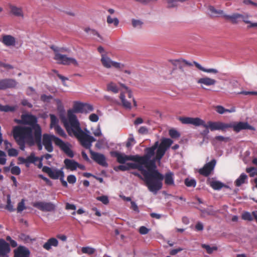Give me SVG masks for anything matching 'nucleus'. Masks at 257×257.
Listing matches in <instances>:
<instances>
[{"instance_id":"f257e3e1","label":"nucleus","mask_w":257,"mask_h":257,"mask_svg":"<svg viewBox=\"0 0 257 257\" xmlns=\"http://www.w3.org/2000/svg\"><path fill=\"white\" fill-rule=\"evenodd\" d=\"M64 125L70 136H74L78 140L81 145L85 148H90L92 143L96 139L83 131L80 122L72 110H68L66 117L62 119Z\"/></svg>"},{"instance_id":"f03ea898","label":"nucleus","mask_w":257,"mask_h":257,"mask_svg":"<svg viewBox=\"0 0 257 257\" xmlns=\"http://www.w3.org/2000/svg\"><path fill=\"white\" fill-rule=\"evenodd\" d=\"M152 172L157 171L158 174L156 175V177H151L150 184H147L146 186L149 191L154 194H157L158 192L162 189L163 186L162 181L164 179L165 185L167 186H174L175 185L174 175L172 172L169 171L164 176L159 172L157 168L152 169Z\"/></svg>"},{"instance_id":"7ed1b4c3","label":"nucleus","mask_w":257,"mask_h":257,"mask_svg":"<svg viewBox=\"0 0 257 257\" xmlns=\"http://www.w3.org/2000/svg\"><path fill=\"white\" fill-rule=\"evenodd\" d=\"M13 135L20 149L22 151L25 150L26 143L30 146L34 144V134L31 128L15 126L13 129Z\"/></svg>"},{"instance_id":"20e7f679","label":"nucleus","mask_w":257,"mask_h":257,"mask_svg":"<svg viewBox=\"0 0 257 257\" xmlns=\"http://www.w3.org/2000/svg\"><path fill=\"white\" fill-rule=\"evenodd\" d=\"M179 120L183 124H192L196 126H203L206 129H210L211 131H224L228 128V123L212 121H209L206 123L204 120L199 117H180Z\"/></svg>"},{"instance_id":"39448f33","label":"nucleus","mask_w":257,"mask_h":257,"mask_svg":"<svg viewBox=\"0 0 257 257\" xmlns=\"http://www.w3.org/2000/svg\"><path fill=\"white\" fill-rule=\"evenodd\" d=\"M159 142H155L151 147L147 148L145 150V154L143 156L137 155L138 161L146 164V168L155 169L157 168L156 162L158 161L157 159V150L158 148Z\"/></svg>"},{"instance_id":"423d86ee","label":"nucleus","mask_w":257,"mask_h":257,"mask_svg":"<svg viewBox=\"0 0 257 257\" xmlns=\"http://www.w3.org/2000/svg\"><path fill=\"white\" fill-rule=\"evenodd\" d=\"M134 162L127 163V166L128 167V170L130 169H138L141 171L143 176H144V181L145 183L146 186L147 184L148 185L150 184L151 183V177H156V175L158 174L157 171H153L151 172L152 169L146 168L147 169H145L144 166L146 167V164L142 163L140 161H133Z\"/></svg>"},{"instance_id":"0eeeda50","label":"nucleus","mask_w":257,"mask_h":257,"mask_svg":"<svg viewBox=\"0 0 257 257\" xmlns=\"http://www.w3.org/2000/svg\"><path fill=\"white\" fill-rule=\"evenodd\" d=\"M22 120L24 124L29 125L27 127L31 128L34 135L42 132L41 128L38 124V119L36 116L29 114L22 115Z\"/></svg>"},{"instance_id":"6e6552de","label":"nucleus","mask_w":257,"mask_h":257,"mask_svg":"<svg viewBox=\"0 0 257 257\" xmlns=\"http://www.w3.org/2000/svg\"><path fill=\"white\" fill-rule=\"evenodd\" d=\"M173 143V141L170 139L165 138L162 140L160 145L158 144V148L157 150V159L159 161H160L166 150L172 145Z\"/></svg>"},{"instance_id":"1a4fd4ad","label":"nucleus","mask_w":257,"mask_h":257,"mask_svg":"<svg viewBox=\"0 0 257 257\" xmlns=\"http://www.w3.org/2000/svg\"><path fill=\"white\" fill-rule=\"evenodd\" d=\"M33 206L43 212H54L56 205L51 202L38 201L34 202Z\"/></svg>"},{"instance_id":"9d476101","label":"nucleus","mask_w":257,"mask_h":257,"mask_svg":"<svg viewBox=\"0 0 257 257\" xmlns=\"http://www.w3.org/2000/svg\"><path fill=\"white\" fill-rule=\"evenodd\" d=\"M54 59L58 62V63L68 65L73 64L75 66L78 65L77 60L73 58L69 57L66 55H63L59 53H56Z\"/></svg>"},{"instance_id":"9b49d317","label":"nucleus","mask_w":257,"mask_h":257,"mask_svg":"<svg viewBox=\"0 0 257 257\" xmlns=\"http://www.w3.org/2000/svg\"><path fill=\"white\" fill-rule=\"evenodd\" d=\"M228 128H232L234 131L236 133L244 130H255L253 126L249 125L247 122L245 121L232 122L228 123Z\"/></svg>"},{"instance_id":"f8f14e48","label":"nucleus","mask_w":257,"mask_h":257,"mask_svg":"<svg viewBox=\"0 0 257 257\" xmlns=\"http://www.w3.org/2000/svg\"><path fill=\"white\" fill-rule=\"evenodd\" d=\"M58 138L54 135H50L47 134H45L43 136L42 143L43 145L45 147V150L51 153L53 151V147L52 145V142L53 141L56 145V139Z\"/></svg>"},{"instance_id":"ddd939ff","label":"nucleus","mask_w":257,"mask_h":257,"mask_svg":"<svg viewBox=\"0 0 257 257\" xmlns=\"http://www.w3.org/2000/svg\"><path fill=\"white\" fill-rule=\"evenodd\" d=\"M56 139V146H58L60 149L69 157L73 158L74 154L71 150V145L68 142H64L60 138Z\"/></svg>"},{"instance_id":"4468645a","label":"nucleus","mask_w":257,"mask_h":257,"mask_svg":"<svg viewBox=\"0 0 257 257\" xmlns=\"http://www.w3.org/2000/svg\"><path fill=\"white\" fill-rule=\"evenodd\" d=\"M86 149H89L91 158L94 161L102 167H107L108 166V164L106 161V158L104 155L93 151L91 149V147Z\"/></svg>"},{"instance_id":"2eb2a0df","label":"nucleus","mask_w":257,"mask_h":257,"mask_svg":"<svg viewBox=\"0 0 257 257\" xmlns=\"http://www.w3.org/2000/svg\"><path fill=\"white\" fill-rule=\"evenodd\" d=\"M101 61L103 66L107 68L112 67L115 68H121V66H123L120 63L111 60L110 58L104 54H102Z\"/></svg>"},{"instance_id":"dca6fc26","label":"nucleus","mask_w":257,"mask_h":257,"mask_svg":"<svg viewBox=\"0 0 257 257\" xmlns=\"http://www.w3.org/2000/svg\"><path fill=\"white\" fill-rule=\"evenodd\" d=\"M216 164L215 159H212L210 162L205 164L203 168L199 170L200 174L204 176H208L213 171Z\"/></svg>"},{"instance_id":"f3484780","label":"nucleus","mask_w":257,"mask_h":257,"mask_svg":"<svg viewBox=\"0 0 257 257\" xmlns=\"http://www.w3.org/2000/svg\"><path fill=\"white\" fill-rule=\"evenodd\" d=\"M42 171L47 173L49 176L53 179H58L60 178L61 176H62V173H64L62 169L60 170H53L48 166H44L42 168Z\"/></svg>"},{"instance_id":"a211bd4d","label":"nucleus","mask_w":257,"mask_h":257,"mask_svg":"<svg viewBox=\"0 0 257 257\" xmlns=\"http://www.w3.org/2000/svg\"><path fill=\"white\" fill-rule=\"evenodd\" d=\"M113 156L117 159L120 164H124L127 161H137V155H126L117 152L113 153Z\"/></svg>"},{"instance_id":"6ab92c4d","label":"nucleus","mask_w":257,"mask_h":257,"mask_svg":"<svg viewBox=\"0 0 257 257\" xmlns=\"http://www.w3.org/2000/svg\"><path fill=\"white\" fill-rule=\"evenodd\" d=\"M30 254L28 248L24 246L20 245L15 250L14 257H29Z\"/></svg>"},{"instance_id":"aec40b11","label":"nucleus","mask_w":257,"mask_h":257,"mask_svg":"<svg viewBox=\"0 0 257 257\" xmlns=\"http://www.w3.org/2000/svg\"><path fill=\"white\" fill-rule=\"evenodd\" d=\"M197 83L198 84H200L201 85V87L203 89H205L203 87V85L206 86L214 85L216 83V81L215 79L211 78L210 77H204L199 78L197 81Z\"/></svg>"},{"instance_id":"412c9836","label":"nucleus","mask_w":257,"mask_h":257,"mask_svg":"<svg viewBox=\"0 0 257 257\" xmlns=\"http://www.w3.org/2000/svg\"><path fill=\"white\" fill-rule=\"evenodd\" d=\"M10 250L9 244L4 239H0V257L8 256L7 254Z\"/></svg>"},{"instance_id":"4be33fe9","label":"nucleus","mask_w":257,"mask_h":257,"mask_svg":"<svg viewBox=\"0 0 257 257\" xmlns=\"http://www.w3.org/2000/svg\"><path fill=\"white\" fill-rule=\"evenodd\" d=\"M0 41L7 47L15 46L16 42L15 38L10 35H4L2 37V39Z\"/></svg>"},{"instance_id":"5701e85b","label":"nucleus","mask_w":257,"mask_h":257,"mask_svg":"<svg viewBox=\"0 0 257 257\" xmlns=\"http://www.w3.org/2000/svg\"><path fill=\"white\" fill-rule=\"evenodd\" d=\"M208 14L212 17L222 16L224 18L225 13L222 10H217L214 6H209L207 9Z\"/></svg>"},{"instance_id":"b1692460","label":"nucleus","mask_w":257,"mask_h":257,"mask_svg":"<svg viewBox=\"0 0 257 257\" xmlns=\"http://www.w3.org/2000/svg\"><path fill=\"white\" fill-rule=\"evenodd\" d=\"M64 164L66 169L72 171H75L78 166V162L74 160L69 159H65L64 160Z\"/></svg>"},{"instance_id":"393cba45","label":"nucleus","mask_w":257,"mask_h":257,"mask_svg":"<svg viewBox=\"0 0 257 257\" xmlns=\"http://www.w3.org/2000/svg\"><path fill=\"white\" fill-rule=\"evenodd\" d=\"M58 245V240L54 237L50 238L46 242H45L43 247L44 248L47 250H49L52 246L56 247Z\"/></svg>"},{"instance_id":"a878e982","label":"nucleus","mask_w":257,"mask_h":257,"mask_svg":"<svg viewBox=\"0 0 257 257\" xmlns=\"http://www.w3.org/2000/svg\"><path fill=\"white\" fill-rule=\"evenodd\" d=\"M242 15L239 13H234L231 15H224V18L226 20H230L232 23L236 24L238 23V19H240Z\"/></svg>"},{"instance_id":"bb28decb","label":"nucleus","mask_w":257,"mask_h":257,"mask_svg":"<svg viewBox=\"0 0 257 257\" xmlns=\"http://www.w3.org/2000/svg\"><path fill=\"white\" fill-rule=\"evenodd\" d=\"M4 79L5 90L15 88L18 84V82L14 79L6 78Z\"/></svg>"},{"instance_id":"cd10ccee","label":"nucleus","mask_w":257,"mask_h":257,"mask_svg":"<svg viewBox=\"0 0 257 257\" xmlns=\"http://www.w3.org/2000/svg\"><path fill=\"white\" fill-rule=\"evenodd\" d=\"M195 66L200 70H201L204 72H206L208 73H213V74H216L218 72V71L217 69L215 68H205L202 66L199 63L196 61L193 62Z\"/></svg>"},{"instance_id":"c85d7f7f","label":"nucleus","mask_w":257,"mask_h":257,"mask_svg":"<svg viewBox=\"0 0 257 257\" xmlns=\"http://www.w3.org/2000/svg\"><path fill=\"white\" fill-rule=\"evenodd\" d=\"M84 103L80 102H75L73 108L69 110H72L74 114L75 113H83Z\"/></svg>"},{"instance_id":"c756f323","label":"nucleus","mask_w":257,"mask_h":257,"mask_svg":"<svg viewBox=\"0 0 257 257\" xmlns=\"http://www.w3.org/2000/svg\"><path fill=\"white\" fill-rule=\"evenodd\" d=\"M34 143H36L38 145V148L39 151L42 150L43 143L42 142V132L37 133L34 135Z\"/></svg>"},{"instance_id":"7c9ffc66","label":"nucleus","mask_w":257,"mask_h":257,"mask_svg":"<svg viewBox=\"0 0 257 257\" xmlns=\"http://www.w3.org/2000/svg\"><path fill=\"white\" fill-rule=\"evenodd\" d=\"M10 8L11 10V13L17 17H23V12L20 8L10 5Z\"/></svg>"},{"instance_id":"2f4dec72","label":"nucleus","mask_w":257,"mask_h":257,"mask_svg":"<svg viewBox=\"0 0 257 257\" xmlns=\"http://www.w3.org/2000/svg\"><path fill=\"white\" fill-rule=\"evenodd\" d=\"M210 186L215 190H219L223 187L226 188L228 187L219 181H212L210 182Z\"/></svg>"},{"instance_id":"473e14b6","label":"nucleus","mask_w":257,"mask_h":257,"mask_svg":"<svg viewBox=\"0 0 257 257\" xmlns=\"http://www.w3.org/2000/svg\"><path fill=\"white\" fill-rule=\"evenodd\" d=\"M247 180V176L244 173L240 174L239 177L235 180V184L237 187H239L245 183Z\"/></svg>"},{"instance_id":"72a5a7b5","label":"nucleus","mask_w":257,"mask_h":257,"mask_svg":"<svg viewBox=\"0 0 257 257\" xmlns=\"http://www.w3.org/2000/svg\"><path fill=\"white\" fill-rule=\"evenodd\" d=\"M201 212L202 217H205L206 215H214L215 214V211L213 209L212 206H210L208 208L204 209H201Z\"/></svg>"},{"instance_id":"f704fd0d","label":"nucleus","mask_w":257,"mask_h":257,"mask_svg":"<svg viewBox=\"0 0 257 257\" xmlns=\"http://www.w3.org/2000/svg\"><path fill=\"white\" fill-rule=\"evenodd\" d=\"M7 204L5 206V209L9 211L10 212H14L15 210V209L14 207V205L12 204L11 199V195L8 194L7 195Z\"/></svg>"},{"instance_id":"c9c22d12","label":"nucleus","mask_w":257,"mask_h":257,"mask_svg":"<svg viewBox=\"0 0 257 257\" xmlns=\"http://www.w3.org/2000/svg\"><path fill=\"white\" fill-rule=\"evenodd\" d=\"M119 97L121 101L123 106L125 108L131 109L132 107L131 103L130 101L127 100L125 98L124 94L122 93H120Z\"/></svg>"},{"instance_id":"e433bc0d","label":"nucleus","mask_w":257,"mask_h":257,"mask_svg":"<svg viewBox=\"0 0 257 257\" xmlns=\"http://www.w3.org/2000/svg\"><path fill=\"white\" fill-rule=\"evenodd\" d=\"M16 110L15 106H10L9 105H3L0 104V111L4 112H13Z\"/></svg>"},{"instance_id":"4c0bfd02","label":"nucleus","mask_w":257,"mask_h":257,"mask_svg":"<svg viewBox=\"0 0 257 257\" xmlns=\"http://www.w3.org/2000/svg\"><path fill=\"white\" fill-rule=\"evenodd\" d=\"M107 91H110L114 93H116L118 92L119 89L117 85L113 82L108 83L107 85Z\"/></svg>"},{"instance_id":"58836bf2","label":"nucleus","mask_w":257,"mask_h":257,"mask_svg":"<svg viewBox=\"0 0 257 257\" xmlns=\"http://www.w3.org/2000/svg\"><path fill=\"white\" fill-rule=\"evenodd\" d=\"M81 251L83 253L91 255L95 252V249L90 246H84L82 247Z\"/></svg>"},{"instance_id":"ea45409f","label":"nucleus","mask_w":257,"mask_h":257,"mask_svg":"<svg viewBox=\"0 0 257 257\" xmlns=\"http://www.w3.org/2000/svg\"><path fill=\"white\" fill-rule=\"evenodd\" d=\"M201 246L202 248L205 249L207 252L209 254H211L214 251L217 250V247L215 246L211 247L210 245L206 244H202Z\"/></svg>"},{"instance_id":"a19ab883","label":"nucleus","mask_w":257,"mask_h":257,"mask_svg":"<svg viewBox=\"0 0 257 257\" xmlns=\"http://www.w3.org/2000/svg\"><path fill=\"white\" fill-rule=\"evenodd\" d=\"M27 158L28 164L29 165L30 163L35 164L39 159L38 157L35 156L34 153H32L30 156L27 157Z\"/></svg>"},{"instance_id":"79ce46f5","label":"nucleus","mask_w":257,"mask_h":257,"mask_svg":"<svg viewBox=\"0 0 257 257\" xmlns=\"http://www.w3.org/2000/svg\"><path fill=\"white\" fill-rule=\"evenodd\" d=\"M50 119H51V123H50V127L54 128L56 125H58V120L57 117L54 114H50Z\"/></svg>"},{"instance_id":"37998d69","label":"nucleus","mask_w":257,"mask_h":257,"mask_svg":"<svg viewBox=\"0 0 257 257\" xmlns=\"http://www.w3.org/2000/svg\"><path fill=\"white\" fill-rule=\"evenodd\" d=\"M136 140L134 139V137L133 136V134H130V137L127 139L126 144V147L127 148H130L132 147L134 145L136 144Z\"/></svg>"},{"instance_id":"c03bdc74","label":"nucleus","mask_w":257,"mask_h":257,"mask_svg":"<svg viewBox=\"0 0 257 257\" xmlns=\"http://www.w3.org/2000/svg\"><path fill=\"white\" fill-rule=\"evenodd\" d=\"M85 31L91 35L96 36L97 37L99 38L100 39H102L100 34L95 30L91 29L89 28H86L85 29Z\"/></svg>"},{"instance_id":"a18cd8bd","label":"nucleus","mask_w":257,"mask_h":257,"mask_svg":"<svg viewBox=\"0 0 257 257\" xmlns=\"http://www.w3.org/2000/svg\"><path fill=\"white\" fill-rule=\"evenodd\" d=\"M185 184L188 187H195L196 185V182L194 179L187 178L185 180Z\"/></svg>"},{"instance_id":"49530a36","label":"nucleus","mask_w":257,"mask_h":257,"mask_svg":"<svg viewBox=\"0 0 257 257\" xmlns=\"http://www.w3.org/2000/svg\"><path fill=\"white\" fill-rule=\"evenodd\" d=\"M107 23L109 24H113L115 26H117L119 24V20L117 18H112L110 16L107 17Z\"/></svg>"},{"instance_id":"de8ad7c7","label":"nucleus","mask_w":257,"mask_h":257,"mask_svg":"<svg viewBox=\"0 0 257 257\" xmlns=\"http://www.w3.org/2000/svg\"><path fill=\"white\" fill-rule=\"evenodd\" d=\"M252 215V213L251 214L249 212H244L242 214V219L244 220L251 221L253 220Z\"/></svg>"},{"instance_id":"09e8293b","label":"nucleus","mask_w":257,"mask_h":257,"mask_svg":"<svg viewBox=\"0 0 257 257\" xmlns=\"http://www.w3.org/2000/svg\"><path fill=\"white\" fill-rule=\"evenodd\" d=\"M25 201V200L24 199H23L18 204L17 210L18 213H20V212H22L24 209H26Z\"/></svg>"},{"instance_id":"8fccbe9b","label":"nucleus","mask_w":257,"mask_h":257,"mask_svg":"<svg viewBox=\"0 0 257 257\" xmlns=\"http://www.w3.org/2000/svg\"><path fill=\"white\" fill-rule=\"evenodd\" d=\"M53 128L55 130L56 133L60 136L65 137L66 136L64 131L59 125H56Z\"/></svg>"},{"instance_id":"3c124183","label":"nucleus","mask_w":257,"mask_h":257,"mask_svg":"<svg viewBox=\"0 0 257 257\" xmlns=\"http://www.w3.org/2000/svg\"><path fill=\"white\" fill-rule=\"evenodd\" d=\"M96 200L101 202L103 204L107 205L109 203V199L107 196L102 195L96 197Z\"/></svg>"},{"instance_id":"603ef678","label":"nucleus","mask_w":257,"mask_h":257,"mask_svg":"<svg viewBox=\"0 0 257 257\" xmlns=\"http://www.w3.org/2000/svg\"><path fill=\"white\" fill-rule=\"evenodd\" d=\"M93 106L92 105L88 103H84L83 113H88L93 110Z\"/></svg>"},{"instance_id":"864d4df0","label":"nucleus","mask_w":257,"mask_h":257,"mask_svg":"<svg viewBox=\"0 0 257 257\" xmlns=\"http://www.w3.org/2000/svg\"><path fill=\"white\" fill-rule=\"evenodd\" d=\"M132 25L134 28H141L142 26L143 23L139 20L132 19Z\"/></svg>"},{"instance_id":"5fc2aeb1","label":"nucleus","mask_w":257,"mask_h":257,"mask_svg":"<svg viewBox=\"0 0 257 257\" xmlns=\"http://www.w3.org/2000/svg\"><path fill=\"white\" fill-rule=\"evenodd\" d=\"M169 135L172 138L174 139L178 138L180 136L179 133L174 129H171L169 131Z\"/></svg>"},{"instance_id":"6e6d98bb","label":"nucleus","mask_w":257,"mask_h":257,"mask_svg":"<svg viewBox=\"0 0 257 257\" xmlns=\"http://www.w3.org/2000/svg\"><path fill=\"white\" fill-rule=\"evenodd\" d=\"M6 154L3 151L0 150V164L5 165L6 163L7 159L6 158Z\"/></svg>"},{"instance_id":"4d7b16f0","label":"nucleus","mask_w":257,"mask_h":257,"mask_svg":"<svg viewBox=\"0 0 257 257\" xmlns=\"http://www.w3.org/2000/svg\"><path fill=\"white\" fill-rule=\"evenodd\" d=\"M8 155L10 157H17L18 155V152L17 150L11 148L8 151Z\"/></svg>"},{"instance_id":"13d9d810","label":"nucleus","mask_w":257,"mask_h":257,"mask_svg":"<svg viewBox=\"0 0 257 257\" xmlns=\"http://www.w3.org/2000/svg\"><path fill=\"white\" fill-rule=\"evenodd\" d=\"M11 172L12 174L18 175L21 173V169L19 166H14L11 168Z\"/></svg>"},{"instance_id":"bf43d9fd","label":"nucleus","mask_w":257,"mask_h":257,"mask_svg":"<svg viewBox=\"0 0 257 257\" xmlns=\"http://www.w3.org/2000/svg\"><path fill=\"white\" fill-rule=\"evenodd\" d=\"M67 180L69 183L73 184L76 182V177L74 175H70L68 176Z\"/></svg>"},{"instance_id":"052dcab7","label":"nucleus","mask_w":257,"mask_h":257,"mask_svg":"<svg viewBox=\"0 0 257 257\" xmlns=\"http://www.w3.org/2000/svg\"><path fill=\"white\" fill-rule=\"evenodd\" d=\"M115 171H125L128 170V167L127 166V163L125 165H119L114 168Z\"/></svg>"},{"instance_id":"680f3d73","label":"nucleus","mask_w":257,"mask_h":257,"mask_svg":"<svg viewBox=\"0 0 257 257\" xmlns=\"http://www.w3.org/2000/svg\"><path fill=\"white\" fill-rule=\"evenodd\" d=\"M89 120L94 122H97L99 119V116L95 113H92L89 116Z\"/></svg>"},{"instance_id":"e2e57ef3","label":"nucleus","mask_w":257,"mask_h":257,"mask_svg":"<svg viewBox=\"0 0 257 257\" xmlns=\"http://www.w3.org/2000/svg\"><path fill=\"white\" fill-rule=\"evenodd\" d=\"M92 130L93 135L95 137H99L102 135L100 127L99 125H98L97 126V128L95 130H93V129H92Z\"/></svg>"},{"instance_id":"0e129e2a","label":"nucleus","mask_w":257,"mask_h":257,"mask_svg":"<svg viewBox=\"0 0 257 257\" xmlns=\"http://www.w3.org/2000/svg\"><path fill=\"white\" fill-rule=\"evenodd\" d=\"M26 93L29 96H33L36 93L35 89L32 87H29L27 89Z\"/></svg>"},{"instance_id":"69168bd1","label":"nucleus","mask_w":257,"mask_h":257,"mask_svg":"<svg viewBox=\"0 0 257 257\" xmlns=\"http://www.w3.org/2000/svg\"><path fill=\"white\" fill-rule=\"evenodd\" d=\"M216 111L219 114H223L226 112V108L221 105H217L216 107Z\"/></svg>"},{"instance_id":"338daca9","label":"nucleus","mask_w":257,"mask_h":257,"mask_svg":"<svg viewBox=\"0 0 257 257\" xmlns=\"http://www.w3.org/2000/svg\"><path fill=\"white\" fill-rule=\"evenodd\" d=\"M52 98V96L50 95H47L46 94H42L41 96V99L44 102H48Z\"/></svg>"},{"instance_id":"774afa93","label":"nucleus","mask_w":257,"mask_h":257,"mask_svg":"<svg viewBox=\"0 0 257 257\" xmlns=\"http://www.w3.org/2000/svg\"><path fill=\"white\" fill-rule=\"evenodd\" d=\"M149 230L145 226H142L140 227L139 232L141 234H146L149 232Z\"/></svg>"}]
</instances>
